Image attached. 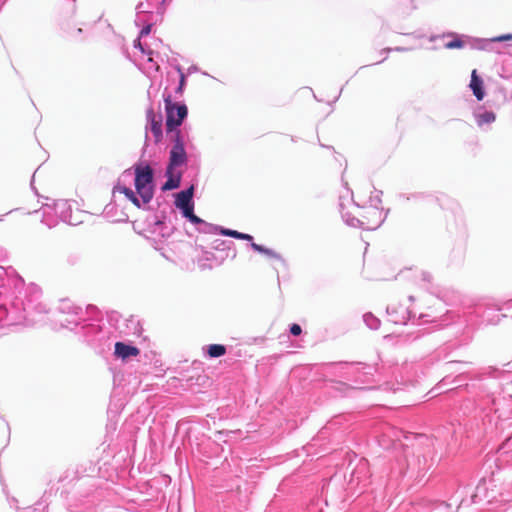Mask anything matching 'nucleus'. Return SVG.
<instances>
[{
    "label": "nucleus",
    "mask_w": 512,
    "mask_h": 512,
    "mask_svg": "<svg viewBox=\"0 0 512 512\" xmlns=\"http://www.w3.org/2000/svg\"><path fill=\"white\" fill-rule=\"evenodd\" d=\"M186 162V152L184 145L180 139V131L176 132L175 144L170 151L168 168L175 169L177 166L183 165Z\"/></svg>",
    "instance_id": "nucleus-3"
},
{
    "label": "nucleus",
    "mask_w": 512,
    "mask_h": 512,
    "mask_svg": "<svg viewBox=\"0 0 512 512\" xmlns=\"http://www.w3.org/2000/svg\"><path fill=\"white\" fill-rule=\"evenodd\" d=\"M221 234L225 235V236H230V237H233V238H236V239H242V240H247V241L252 240V236L251 235L245 234V233H241V232H238L236 230L222 229L221 230Z\"/></svg>",
    "instance_id": "nucleus-11"
},
{
    "label": "nucleus",
    "mask_w": 512,
    "mask_h": 512,
    "mask_svg": "<svg viewBox=\"0 0 512 512\" xmlns=\"http://www.w3.org/2000/svg\"><path fill=\"white\" fill-rule=\"evenodd\" d=\"M251 247L255 251L259 252V253H263V254L268 255V256H275V253L272 250L267 249V248H265V247H263V246H261V245H259L257 243H252Z\"/></svg>",
    "instance_id": "nucleus-16"
},
{
    "label": "nucleus",
    "mask_w": 512,
    "mask_h": 512,
    "mask_svg": "<svg viewBox=\"0 0 512 512\" xmlns=\"http://www.w3.org/2000/svg\"><path fill=\"white\" fill-rule=\"evenodd\" d=\"M394 307L389 306L387 309L388 314L391 316V319L389 321L393 322L394 324H405L407 320V313L406 311H403V313L400 316H393Z\"/></svg>",
    "instance_id": "nucleus-12"
},
{
    "label": "nucleus",
    "mask_w": 512,
    "mask_h": 512,
    "mask_svg": "<svg viewBox=\"0 0 512 512\" xmlns=\"http://www.w3.org/2000/svg\"><path fill=\"white\" fill-rule=\"evenodd\" d=\"M182 212H183V215L186 218H188L192 223H194V224L203 223V220L194 214V206L187 207L186 209L182 210Z\"/></svg>",
    "instance_id": "nucleus-14"
},
{
    "label": "nucleus",
    "mask_w": 512,
    "mask_h": 512,
    "mask_svg": "<svg viewBox=\"0 0 512 512\" xmlns=\"http://www.w3.org/2000/svg\"><path fill=\"white\" fill-rule=\"evenodd\" d=\"M290 332H291L292 335L298 336V335L301 334L302 329H301V327L298 324H292L291 327H290Z\"/></svg>",
    "instance_id": "nucleus-19"
},
{
    "label": "nucleus",
    "mask_w": 512,
    "mask_h": 512,
    "mask_svg": "<svg viewBox=\"0 0 512 512\" xmlns=\"http://www.w3.org/2000/svg\"><path fill=\"white\" fill-rule=\"evenodd\" d=\"M505 306L507 307V309L511 310V313L510 314H502V317L506 318V317H512V299L507 301L505 303Z\"/></svg>",
    "instance_id": "nucleus-20"
},
{
    "label": "nucleus",
    "mask_w": 512,
    "mask_h": 512,
    "mask_svg": "<svg viewBox=\"0 0 512 512\" xmlns=\"http://www.w3.org/2000/svg\"><path fill=\"white\" fill-rule=\"evenodd\" d=\"M167 180L162 186L163 191L173 190L180 186L181 182V173L175 171V169L168 168L166 170Z\"/></svg>",
    "instance_id": "nucleus-5"
},
{
    "label": "nucleus",
    "mask_w": 512,
    "mask_h": 512,
    "mask_svg": "<svg viewBox=\"0 0 512 512\" xmlns=\"http://www.w3.org/2000/svg\"><path fill=\"white\" fill-rule=\"evenodd\" d=\"M511 40H512V34H503V35L492 38V41H494V42H504V41H511Z\"/></svg>",
    "instance_id": "nucleus-17"
},
{
    "label": "nucleus",
    "mask_w": 512,
    "mask_h": 512,
    "mask_svg": "<svg viewBox=\"0 0 512 512\" xmlns=\"http://www.w3.org/2000/svg\"><path fill=\"white\" fill-rule=\"evenodd\" d=\"M193 191H194V188H193V186H191L190 188L179 192L176 195V200H175L176 207L184 210L187 207L193 206V203H192Z\"/></svg>",
    "instance_id": "nucleus-6"
},
{
    "label": "nucleus",
    "mask_w": 512,
    "mask_h": 512,
    "mask_svg": "<svg viewBox=\"0 0 512 512\" xmlns=\"http://www.w3.org/2000/svg\"><path fill=\"white\" fill-rule=\"evenodd\" d=\"M153 170L149 165L135 166V188L143 203L153 198Z\"/></svg>",
    "instance_id": "nucleus-1"
},
{
    "label": "nucleus",
    "mask_w": 512,
    "mask_h": 512,
    "mask_svg": "<svg viewBox=\"0 0 512 512\" xmlns=\"http://www.w3.org/2000/svg\"><path fill=\"white\" fill-rule=\"evenodd\" d=\"M470 88L477 100L481 101L484 98L483 80L477 75L476 70L471 73Z\"/></svg>",
    "instance_id": "nucleus-7"
},
{
    "label": "nucleus",
    "mask_w": 512,
    "mask_h": 512,
    "mask_svg": "<svg viewBox=\"0 0 512 512\" xmlns=\"http://www.w3.org/2000/svg\"><path fill=\"white\" fill-rule=\"evenodd\" d=\"M465 46V42L458 36H455L453 40L444 44L446 49H461Z\"/></svg>",
    "instance_id": "nucleus-15"
},
{
    "label": "nucleus",
    "mask_w": 512,
    "mask_h": 512,
    "mask_svg": "<svg viewBox=\"0 0 512 512\" xmlns=\"http://www.w3.org/2000/svg\"><path fill=\"white\" fill-rule=\"evenodd\" d=\"M207 353L211 358L221 357L226 353V347L222 344H211L208 346Z\"/></svg>",
    "instance_id": "nucleus-9"
},
{
    "label": "nucleus",
    "mask_w": 512,
    "mask_h": 512,
    "mask_svg": "<svg viewBox=\"0 0 512 512\" xmlns=\"http://www.w3.org/2000/svg\"><path fill=\"white\" fill-rule=\"evenodd\" d=\"M164 102L166 109V128L168 132H171L181 125L182 121L187 116L188 110L185 104L173 103L170 95L164 98Z\"/></svg>",
    "instance_id": "nucleus-2"
},
{
    "label": "nucleus",
    "mask_w": 512,
    "mask_h": 512,
    "mask_svg": "<svg viewBox=\"0 0 512 512\" xmlns=\"http://www.w3.org/2000/svg\"><path fill=\"white\" fill-rule=\"evenodd\" d=\"M114 354L116 357L126 360L129 357L138 356L140 354V350L135 346L127 345L123 342H116Z\"/></svg>",
    "instance_id": "nucleus-4"
},
{
    "label": "nucleus",
    "mask_w": 512,
    "mask_h": 512,
    "mask_svg": "<svg viewBox=\"0 0 512 512\" xmlns=\"http://www.w3.org/2000/svg\"><path fill=\"white\" fill-rule=\"evenodd\" d=\"M150 130L155 138V142H160L162 139V119L161 117L156 119V116L153 114V112H151Z\"/></svg>",
    "instance_id": "nucleus-8"
},
{
    "label": "nucleus",
    "mask_w": 512,
    "mask_h": 512,
    "mask_svg": "<svg viewBox=\"0 0 512 512\" xmlns=\"http://www.w3.org/2000/svg\"><path fill=\"white\" fill-rule=\"evenodd\" d=\"M179 72H180V81H179V86L177 88V93H182L183 92V88H184V85H185V75L184 73L179 69Z\"/></svg>",
    "instance_id": "nucleus-18"
},
{
    "label": "nucleus",
    "mask_w": 512,
    "mask_h": 512,
    "mask_svg": "<svg viewBox=\"0 0 512 512\" xmlns=\"http://www.w3.org/2000/svg\"><path fill=\"white\" fill-rule=\"evenodd\" d=\"M476 119H477V124L479 126H482L484 124H490V123L494 122L496 119V115L491 111H486L484 113L477 115Z\"/></svg>",
    "instance_id": "nucleus-10"
},
{
    "label": "nucleus",
    "mask_w": 512,
    "mask_h": 512,
    "mask_svg": "<svg viewBox=\"0 0 512 512\" xmlns=\"http://www.w3.org/2000/svg\"><path fill=\"white\" fill-rule=\"evenodd\" d=\"M120 193L124 194L136 207L140 208L141 204L135 193L127 187H120Z\"/></svg>",
    "instance_id": "nucleus-13"
},
{
    "label": "nucleus",
    "mask_w": 512,
    "mask_h": 512,
    "mask_svg": "<svg viewBox=\"0 0 512 512\" xmlns=\"http://www.w3.org/2000/svg\"><path fill=\"white\" fill-rule=\"evenodd\" d=\"M2 221H3V219H2V218H0V222H2Z\"/></svg>",
    "instance_id": "nucleus-21"
}]
</instances>
